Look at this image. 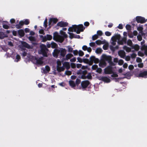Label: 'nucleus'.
<instances>
[{
	"mask_svg": "<svg viewBox=\"0 0 147 147\" xmlns=\"http://www.w3.org/2000/svg\"><path fill=\"white\" fill-rule=\"evenodd\" d=\"M84 29L85 28L82 24L78 25H74V32H76L78 34H80L81 32H83Z\"/></svg>",
	"mask_w": 147,
	"mask_h": 147,
	"instance_id": "1",
	"label": "nucleus"
},
{
	"mask_svg": "<svg viewBox=\"0 0 147 147\" xmlns=\"http://www.w3.org/2000/svg\"><path fill=\"white\" fill-rule=\"evenodd\" d=\"M87 71L86 70H82L80 69L77 72V74L78 75H82L81 76H79L78 78L82 79H86V75L87 74Z\"/></svg>",
	"mask_w": 147,
	"mask_h": 147,
	"instance_id": "2",
	"label": "nucleus"
},
{
	"mask_svg": "<svg viewBox=\"0 0 147 147\" xmlns=\"http://www.w3.org/2000/svg\"><path fill=\"white\" fill-rule=\"evenodd\" d=\"M32 62L36 64H39L41 65L43 63V61H42L43 57H41L40 58H38L35 56V57H32Z\"/></svg>",
	"mask_w": 147,
	"mask_h": 147,
	"instance_id": "3",
	"label": "nucleus"
},
{
	"mask_svg": "<svg viewBox=\"0 0 147 147\" xmlns=\"http://www.w3.org/2000/svg\"><path fill=\"white\" fill-rule=\"evenodd\" d=\"M40 49L38 51L40 54H42L44 57H46V45L41 44L40 46Z\"/></svg>",
	"mask_w": 147,
	"mask_h": 147,
	"instance_id": "4",
	"label": "nucleus"
},
{
	"mask_svg": "<svg viewBox=\"0 0 147 147\" xmlns=\"http://www.w3.org/2000/svg\"><path fill=\"white\" fill-rule=\"evenodd\" d=\"M121 36L119 34H116L114 36H113L111 40L112 42H111L112 45L113 46H115L116 45V42L117 40L120 39Z\"/></svg>",
	"mask_w": 147,
	"mask_h": 147,
	"instance_id": "5",
	"label": "nucleus"
},
{
	"mask_svg": "<svg viewBox=\"0 0 147 147\" xmlns=\"http://www.w3.org/2000/svg\"><path fill=\"white\" fill-rule=\"evenodd\" d=\"M104 73L106 74H110L113 73V67L108 66L104 69Z\"/></svg>",
	"mask_w": 147,
	"mask_h": 147,
	"instance_id": "6",
	"label": "nucleus"
},
{
	"mask_svg": "<svg viewBox=\"0 0 147 147\" xmlns=\"http://www.w3.org/2000/svg\"><path fill=\"white\" fill-rule=\"evenodd\" d=\"M136 20L138 23L141 24L145 23L146 22L145 18L142 17L137 16L136 17Z\"/></svg>",
	"mask_w": 147,
	"mask_h": 147,
	"instance_id": "7",
	"label": "nucleus"
},
{
	"mask_svg": "<svg viewBox=\"0 0 147 147\" xmlns=\"http://www.w3.org/2000/svg\"><path fill=\"white\" fill-rule=\"evenodd\" d=\"M58 21V19L57 18H50L49 22V25L50 26H52L54 24H56Z\"/></svg>",
	"mask_w": 147,
	"mask_h": 147,
	"instance_id": "8",
	"label": "nucleus"
},
{
	"mask_svg": "<svg viewBox=\"0 0 147 147\" xmlns=\"http://www.w3.org/2000/svg\"><path fill=\"white\" fill-rule=\"evenodd\" d=\"M90 82L88 80L83 81L81 82V86L82 88H86L90 84Z\"/></svg>",
	"mask_w": 147,
	"mask_h": 147,
	"instance_id": "9",
	"label": "nucleus"
},
{
	"mask_svg": "<svg viewBox=\"0 0 147 147\" xmlns=\"http://www.w3.org/2000/svg\"><path fill=\"white\" fill-rule=\"evenodd\" d=\"M102 57L103 60L107 61L108 63L112 60V57L111 56H107L103 54L102 55Z\"/></svg>",
	"mask_w": 147,
	"mask_h": 147,
	"instance_id": "10",
	"label": "nucleus"
},
{
	"mask_svg": "<svg viewBox=\"0 0 147 147\" xmlns=\"http://www.w3.org/2000/svg\"><path fill=\"white\" fill-rule=\"evenodd\" d=\"M68 25V23L67 22L63 21H61L58 22L55 26V28H57V26H60L61 27H63L67 26Z\"/></svg>",
	"mask_w": 147,
	"mask_h": 147,
	"instance_id": "11",
	"label": "nucleus"
},
{
	"mask_svg": "<svg viewBox=\"0 0 147 147\" xmlns=\"http://www.w3.org/2000/svg\"><path fill=\"white\" fill-rule=\"evenodd\" d=\"M147 71L140 72L138 74V77L146 78H147Z\"/></svg>",
	"mask_w": 147,
	"mask_h": 147,
	"instance_id": "12",
	"label": "nucleus"
},
{
	"mask_svg": "<svg viewBox=\"0 0 147 147\" xmlns=\"http://www.w3.org/2000/svg\"><path fill=\"white\" fill-rule=\"evenodd\" d=\"M60 50L55 49L54 50L53 52V55L54 57L56 58H57L58 57V55L60 53Z\"/></svg>",
	"mask_w": 147,
	"mask_h": 147,
	"instance_id": "13",
	"label": "nucleus"
},
{
	"mask_svg": "<svg viewBox=\"0 0 147 147\" xmlns=\"http://www.w3.org/2000/svg\"><path fill=\"white\" fill-rule=\"evenodd\" d=\"M60 50L61 56L62 57H64L66 54V49H65L61 48Z\"/></svg>",
	"mask_w": 147,
	"mask_h": 147,
	"instance_id": "14",
	"label": "nucleus"
},
{
	"mask_svg": "<svg viewBox=\"0 0 147 147\" xmlns=\"http://www.w3.org/2000/svg\"><path fill=\"white\" fill-rule=\"evenodd\" d=\"M100 80L107 83L110 82V79L107 77L102 76L100 78Z\"/></svg>",
	"mask_w": 147,
	"mask_h": 147,
	"instance_id": "15",
	"label": "nucleus"
},
{
	"mask_svg": "<svg viewBox=\"0 0 147 147\" xmlns=\"http://www.w3.org/2000/svg\"><path fill=\"white\" fill-rule=\"evenodd\" d=\"M119 55L122 58H124L125 56V53L123 50L119 51L118 52Z\"/></svg>",
	"mask_w": 147,
	"mask_h": 147,
	"instance_id": "16",
	"label": "nucleus"
},
{
	"mask_svg": "<svg viewBox=\"0 0 147 147\" xmlns=\"http://www.w3.org/2000/svg\"><path fill=\"white\" fill-rule=\"evenodd\" d=\"M24 25L23 21H21L19 22L18 24H17L16 25V27L17 29H20L22 28V27Z\"/></svg>",
	"mask_w": 147,
	"mask_h": 147,
	"instance_id": "17",
	"label": "nucleus"
},
{
	"mask_svg": "<svg viewBox=\"0 0 147 147\" xmlns=\"http://www.w3.org/2000/svg\"><path fill=\"white\" fill-rule=\"evenodd\" d=\"M107 65V63L105 61L102 60L99 63V66L102 67L103 68L105 67Z\"/></svg>",
	"mask_w": 147,
	"mask_h": 147,
	"instance_id": "18",
	"label": "nucleus"
},
{
	"mask_svg": "<svg viewBox=\"0 0 147 147\" xmlns=\"http://www.w3.org/2000/svg\"><path fill=\"white\" fill-rule=\"evenodd\" d=\"M22 46L24 47L29 49L30 48V45L25 42H22Z\"/></svg>",
	"mask_w": 147,
	"mask_h": 147,
	"instance_id": "19",
	"label": "nucleus"
},
{
	"mask_svg": "<svg viewBox=\"0 0 147 147\" xmlns=\"http://www.w3.org/2000/svg\"><path fill=\"white\" fill-rule=\"evenodd\" d=\"M95 57L94 56H92L90 57V63H89V65H91L93 64L94 61V59H95Z\"/></svg>",
	"mask_w": 147,
	"mask_h": 147,
	"instance_id": "20",
	"label": "nucleus"
},
{
	"mask_svg": "<svg viewBox=\"0 0 147 147\" xmlns=\"http://www.w3.org/2000/svg\"><path fill=\"white\" fill-rule=\"evenodd\" d=\"M18 34L21 37H23L24 35V33L23 30L20 29L18 30Z\"/></svg>",
	"mask_w": 147,
	"mask_h": 147,
	"instance_id": "21",
	"label": "nucleus"
},
{
	"mask_svg": "<svg viewBox=\"0 0 147 147\" xmlns=\"http://www.w3.org/2000/svg\"><path fill=\"white\" fill-rule=\"evenodd\" d=\"M59 36L60 35L58 34L57 32H55L53 34V39L55 40H56Z\"/></svg>",
	"mask_w": 147,
	"mask_h": 147,
	"instance_id": "22",
	"label": "nucleus"
},
{
	"mask_svg": "<svg viewBox=\"0 0 147 147\" xmlns=\"http://www.w3.org/2000/svg\"><path fill=\"white\" fill-rule=\"evenodd\" d=\"M7 37V36L3 32H0V39H2L4 38Z\"/></svg>",
	"mask_w": 147,
	"mask_h": 147,
	"instance_id": "23",
	"label": "nucleus"
},
{
	"mask_svg": "<svg viewBox=\"0 0 147 147\" xmlns=\"http://www.w3.org/2000/svg\"><path fill=\"white\" fill-rule=\"evenodd\" d=\"M63 66L65 67L67 69H69L70 68L69 63L68 62H65L63 64Z\"/></svg>",
	"mask_w": 147,
	"mask_h": 147,
	"instance_id": "24",
	"label": "nucleus"
},
{
	"mask_svg": "<svg viewBox=\"0 0 147 147\" xmlns=\"http://www.w3.org/2000/svg\"><path fill=\"white\" fill-rule=\"evenodd\" d=\"M69 85L72 87L74 88L76 86V83L72 80H69Z\"/></svg>",
	"mask_w": 147,
	"mask_h": 147,
	"instance_id": "25",
	"label": "nucleus"
},
{
	"mask_svg": "<svg viewBox=\"0 0 147 147\" xmlns=\"http://www.w3.org/2000/svg\"><path fill=\"white\" fill-rule=\"evenodd\" d=\"M73 56V55L71 53H68L67 54L65 57V60H68L69 59H70Z\"/></svg>",
	"mask_w": 147,
	"mask_h": 147,
	"instance_id": "26",
	"label": "nucleus"
},
{
	"mask_svg": "<svg viewBox=\"0 0 147 147\" xmlns=\"http://www.w3.org/2000/svg\"><path fill=\"white\" fill-rule=\"evenodd\" d=\"M64 40V38L63 36H59V37L57 38V40L59 42L62 43V42Z\"/></svg>",
	"mask_w": 147,
	"mask_h": 147,
	"instance_id": "27",
	"label": "nucleus"
},
{
	"mask_svg": "<svg viewBox=\"0 0 147 147\" xmlns=\"http://www.w3.org/2000/svg\"><path fill=\"white\" fill-rule=\"evenodd\" d=\"M51 47L53 48H57L58 47L57 45L54 42H51Z\"/></svg>",
	"mask_w": 147,
	"mask_h": 147,
	"instance_id": "28",
	"label": "nucleus"
},
{
	"mask_svg": "<svg viewBox=\"0 0 147 147\" xmlns=\"http://www.w3.org/2000/svg\"><path fill=\"white\" fill-rule=\"evenodd\" d=\"M123 49L125 50L127 52H130L131 51V49L129 47H127V46H125L123 47Z\"/></svg>",
	"mask_w": 147,
	"mask_h": 147,
	"instance_id": "29",
	"label": "nucleus"
},
{
	"mask_svg": "<svg viewBox=\"0 0 147 147\" xmlns=\"http://www.w3.org/2000/svg\"><path fill=\"white\" fill-rule=\"evenodd\" d=\"M40 38L42 40V42H44L46 41V36H43L42 35H40Z\"/></svg>",
	"mask_w": 147,
	"mask_h": 147,
	"instance_id": "30",
	"label": "nucleus"
},
{
	"mask_svg": "<svg viewBox=\"0 0 147 147\" xmlns=\"http://www.w3.org/2000/svg\"><path fill=\"white\" fill-rule=\"evenodd\" d=\"M96 44L98 45H100L101 44H104V42L103 41H101L100 40H97L95 42Z\"/></svg>",
	"mask_w": 147,
	"mask_h": 147,
	"instance_id": "31",
	"label": "nucleus"
},
{
	"mask_svg": "<svg viewBox=\"0 0 147 147\" xmlns=\"http://www.w3.org/2000/svg\"><path fill=\"white\" fill-rule=\"evenodd\" d=\"M21 59V57L20 55L17 54L16 56V59L15 61L16 62H18Z\"/></svg>",
	"mask_w": 147,
	"mask_h": 147,
	"instance_id": "32",
	"label": "nucleus"
},
{
	"mask_svg": "<svg viewBox=\"0 0 147 147\" xmlns=\"http://www.w3.org/2000/svg\"><path fill=\"white\" fill-rule=\"evenodd\" d=\"M132 48L134 49L135 50L138 51L140 49V47L137 45H136L132 47Z\"/></svg>",
	"mask_w": 147,
	"mask_h": 147,
	"instance_id": "33",
	"label": "nucleus"
},
{
	"mask_svg": "<svg viewBox=\"0 0 147 147\" xmlns=\"http://www.w3.org/2000/svg\"><path fill=\"white\" fill-rule=\"evenodd\" d=\"M65 69V68L63 67H57V70L58 72H60L62 71H63Z\"/></svg>",
	"mask_w": 147,
	"mask_h": 147,
	"instance_id": "34",
	"label": "nucleus"
},
{
	"mask_svg": "<svg viewBox=\"0 0 147 147\" xmlns=\"http://www.w3.org/2000/svg\"><path fill=\"white\" fill-rule=\"evenodd\" d=\"M102 51V50L100 48H97L95 51L96 53L97 54H100Z\"/></svg>",
	"mask_w": 147,
	"mask_h": 147,
	"instance_id": "35",
	"label": "nucleus"
},
{
	"mask_svg": "<svg viewBox=\"0 0 147 147\" xmlns=\"http://www.w3.org/2000/svg\"><path fill=\"white\" fill-rule=\"evenodd\" d=\"M28 38L31 41L34 42L36 41V38L34 37L30 36L28 37Z\"/></svg>",
	"mask_w": 147,
	"mask_h": 147,
	"instance_id": "36",
	"label": "nucleus"
},
{
	"mask_svg": "<svg viewBox=\"0 0 147 147\" xmlns=\"http://www.w3.org/2000/svg\"><path fill=\"white\" fill-rule=\"evenodd\" d=\"M60 33L61 34L63 35V37L64 38H66L67 37V36L65 32L63 31L62 30H61L60 31Z\"/></svg>",
	"mask_w": 147,
	"mask_h": 147,
	"instance_id": "37",
	"label": "nucleus"
},
{
	"mask_svg": "<svg viewBox=\"0 0 147 147\" xmlns=\"http://www.w3.org/2000/svg\"><path fill=\"white\" fill-rule=\"evenodd\" d=\"M110 48L113 51H114L115 49H118L119 48V46L118 45L116 46L115 47H113L112 46H110Z\"/></svg>",
	"mask_w": 147,
	"mask_h": 147,
	"instance_id": "38",
	"label": "nucleus"
},
{
	"mask_svg": "<svg viewBox=\"0 0 147 147\" xmlns=\"http://www.w3.org/2000/svg\"><path fill=\"white\" fill-rule=\"evenodd\" d=\"M147 49V46H146V45L145 44H144L142 45V46L141 47V49L142 50H145Z\"/></svg>",
	"mask_w": 147,
	"mask_h": 147,
	"instance_id": "39",
	"label": "nucleus"
},
{
	"mask_svg": "<svg viewBox=\"0 0 147 147\" xmlns=\"http://www.w3.org/2000/svg\"><path fill=\"white\" fill-rule=\"evenodd\" d=\"M86 79H91L92 78V76H91V74L90 73H89L87 76H86Z\"/></svg>",
	"mask_w": 147,
	"mask_h": 147,
	"instance_id": "40",
	"label": "nucleus"
},
{
	"mask_svg": "<svg viewBox=\"0 0 147 147\" xmlns=\"http://www.w3.org/2000/svg\"><path fill=\"white\" fill-rule=\"evenodd\" d=\"M23 23H24V24H25L26 25H27L29 24L30 22L29 20L26 19L24 21H23Z\"/></svg>",
	"mask_w": 147,
	"mask_h": 147,
	"instance_id": "41",
	"label": "nucleus"
},
{
	"mask_svg": "<svg viewBox=\"0 0 147 147\" xmlns=\"http://www.w3.org/2000/svg\"><path fill=\"white\" fill-rule=\"evenodd\" d=\"M83 62H84V63H88L89 65V63H90V61L89 59H83Z\"/></svg>",
	"mask_w": 147,
	"mask_h": 147,
	"instance_id": "42",
	"label": "nucleus"
},
{
	"mask_svg": "<svg viewBox=\"0 0 147 147\" xmlns=\"http://www.w3.org/2000/svg\"><path fill=\"white\" fill-rule=\"evenodd\" d=\"M127 44L128 45L131 46L132 44V42L131 40L129 39L127 41Z\"/></svg>",
	"mask_w": 147,
	"mask_h": 147,
	"instance_id": "43",
	"label": "nucleus"
},
{
	"mask_svg": "<svg viewBox=\"0 0 147 147\" xmlns=\"http://www.w3.org/2000/svg\"><path fill=\"white\" fill-rule=\"evenodd\" d=\"M69 34V38L71 39L74 38L75 34H74L73 33H71L70 32H68Z\"/></svg>",
	"mask_w": 147,
	"mask_h": 147,
	"instance_id": "44",
	"label": "nucleus"
},
{
	"mask_svg": "<svg viewBox=\"0 0 147 147\" xmlns=\"http://www.w3.org/2000/svg\"><path fill=\"white\" fill-rule=\"evenodd\" d=\"M65 74L66 75L68 76L71 75L72 74V72L71 71L68 70H66L65 72Z\"/></svg>",
	"mask_w": 147,
	"mask_h": 147,
	"instance_id": "45",
	"label": "nucleus"
},
{
	"mask_svg": "<svg viewBox=\"0 0 147 147\" xmlns=\"http://www.w3.org/2000/svg\"><path fill=\"white\" fill-rule=\"evenodd\" d=\"M52 36L50 35L47 34V40H50L52 38Z\"/></svg>",
	"mask_w": 147,
	"mask_h": 147,
	"instance_id": "46",
	"label": "nucleus"
},
{
	"mask_svg": "<svg viewBox=\"0 0 147 147\" xmlns=\"http://www.w3.org/2000/svg\"><path fill=\"white\" fill-rule=\"evenodd\" d=\"M98 38V35L96 34H95L92 36V39L93 40H95Z\"/></svg>",
	"mask_w": 147,
	"mask_h": 147,
	"instance_id": "47",
	"label": "nucleus"
},
{
	"mask_svg": "<svg viewBox=\"0 0 147 147\" xmlns=\"http://www.w3.org/2000/svg\"><path fill=\"white\" fill-rule=\"evenodd\" d=\"M27 57L29 59H30L31 61H32V57H35V56H31L30 54H28L27 56Z\"/></svg>",
	"mask_w": 147,
	"mask_h": 147,
	"instance_id": "48",
	"label": "nucleus"
},
{
	"mask_svg": "<svg viewBox=\"0 0 147 147\" xmlns=\"http://www.w3.org/2000/svg\"><path fill=\"white\" fill-rule=\"evenodd\" d=\"M126 29L128 30H130L131 29V26L129 24H127L125 26Z\"/></svg>",
	"mask_w": 147,
	"mask_h": 147,
	"instance_id": "49",
	"label": "nucleus"
},
{
	"mask_svg": "<svg viewBox=\"0 0 147 147\" xmlns=\"http://www.w3.org/2000/svg\"><path fill=\"white\" fill-rule=\"evenodd\" d=\"M81 82V80L80 79L77 78L76 82V84L77 85H79Z\"/></svg>",
	"mask_w": 147,
	"mask_h": 147,
	"instance_id": "50",
	"label": "nucleus"
},
{
	"mask_svg": "<svg viewBox=\"0 0 147 147\" xmlns=\"http://www.w3.org/2000/svg\"><path fill=\"white\" fill-rule=\"evenodd\" d=\"M3 27L4 28L6 29H8L9 27L8 25L6 24H3Z\"/></svg>",
	"mask_w": 147,
	"mask_h": 147,
	"instance_id": "51",
	"label": "nucleus"
},
{
	"mask_svg": "<svg viewBox=\"0 0 147 147\" xmlns=\"http://www.w3.org/2000/svg\"><path fill=\"white\" fill-rule=\"evenodd\" d=\"M138 40L139 41H141L142 40V36L140 34H139L137 36Z\"/></svg>",
	"mask_w": 147,
	"mask_h": 147,
	"instance_id": "52",
	"label": "nucleus"
},
{
	"mask_svg": "<svg viewBox=\"0 0 147 147\" xmlns=\"http://www.w3.org/2000/svg\"><path fill=\"white\" fill-rule=\"evenodd\" d=\"M97 35H98V36H101L102 34V31L100 30H98L97 31Z\"/></svg>",
	"mask_w": 147,
	"mask_h": 147,
	"instance_id": "53",
	"label": "nucleus"
},
{
	"mask_svg": "<svg viewBox=\"0 0 147 147\" xmlns=\"http://www.w3.org/2000/svg\"><path fill=\"white\" fill-rule=\"evenodd\" d=\"M143 30V28L142 27L139 26L137 28V30L140 31V32H142Z\"/></svg>",
	"mask_w": 147,
	"mask_h": 147,
	"instance_id": "54",
	"label": "nucleus"
},
{
	"mask_svg": "<svg viewBox=\"0 0 147 147\" xmlns=\"http://www.w3.org/2000/svg\"><path fill=\"white\" fill-rule=\"evenodd\" d=\"M79 55L80 56H82L84 55V53L83 51L80 50L79 52Z\"/></svg>",
	"mask_w": 147,
	"mask_h": 147,
	"instance_id": "55",
	"label": "nucleus"
},
{
	"mask_svg": "<svg viewBox=\"0 0 147 147\" xmlns=\"http://www.w3.org/2000/svg\"><path fill=\"white\" fill-rule=\"evenodd\" d=\"M124 63L122 59H120L118 62V64L119 65H122Z\"/></svg>",
	"mask_w": 147,
	"mask_h": 147,
	"instance_id": "56",
	"label": "nucleus"
},
{
	"mask_svg": "<svg viewBox=\"0 0 147 147\" xmlns=\"http://www.w3.org/2000/svg\"><path fill=\"white\" fill-rule=\"evenodd\" d=\"M68 30L69 32H73V31H74V25H73L72 27H69L68 28Z\"/></svg>",
	"mask_w": 147,
	"mask_h": 147,
	"instance_id": "57",
	"label": "nucleus"
},
{
	"mask_svg": "<svg viewBox=\"0 0 147 147\" xmlns=\"http://www.w3.org/2000/svg\"><path fill=\"white\" fill-rule=\"evenodd\" d=\"M105 35L107 36H110L111 35V33L109 31H106L105 32Z\"/></svg>",
	"mask_w": 147,
	"mask_h": 147,
	"instance_id": "58",
	"label": "nucleus"
},
{
	"mask_svg": "<svg viewBox=\"0 0 147 147\" xmlns=\"http://www.w3.org/2000/svg\"><path fill=\"white\" fill-rule=\"evenodd\" d=\"M98 66L97 65H93L92 66V68L93 70H96Z\"/></svg>",
	"mask_w": 147,
	"mask_h": 147,
	"instance_id": "59",
	"label": "nucleus"
},
{
	"mask_svg": "<svg viewBox=\"0 0 147 147\" xmlns=\"http://www.w3.org/2000/svg\"><path fill=\"white\" fill-rule=\"evenodd\" d=\"M134 67L133 65H130L128 67V69L130 70H132L134 69Z\"/></svg>",
	"mask_w": 147,
	"mask_h": 147,
	"instance_id": "60",
	"label": "nucleus"
},
{
	"mask_svg": "<svg viewBox=\"0 0 147 147\" xmlns=\"http://www.w3.org/2000/svg\"><path fill=\"white\" fill-rule=\"evenodd\" d=\"M102 69L101 68H98L97 67V69L96 70V72L99 73H100L102 72Z\"/></svg>",
	"mask_w": 147,
	"mask_h": 147,
	"instance_id": "61",
	"label": "nucleus"
},
{
	"mask_svg": "<svg viewBox=\"0 0 147 147\" xmlns=\"http://www.w3.org/2000/svg\"><path fill=\"white\" fill-rule=\"evenodd\" d=\"M123 42L124 43H126L127 41V38L126 37H123L121 39Z\"/></svg>",
	"mask_w": 147,
	"mask_h": 147,
	"instance_id": "62",
	"label": "nucleus"
},
{
	"mask_svg": "<svg viewBox=\"0 0 147 147\" xmlns=\"http://www.w3.org/2000/svg\"><path fill=\"white\" fill-rule=\"evenodd\" d=\"M136 55L135 53H133L131 55V56L132 58L134 59L136 58Z\"/></svg>",
	"mask_w": 147,
	"mask_h": 147,
	"instance_id": "63",
	"label": "nucleus"
},
{
	"mask_svg": "<svg viewBox=\"0 0 147 147\" xmlns=\"http://www.w3.org/2000/svg\"><path fill=\"white\" fill-rule=\"evenodd\" d=\"M136 61L138 63H140L142 61V59L139 57H137L136 59Z\"/></svg>",
	"mask_w": 147,
	"mask_h": 147,
	"instance_id": "64",
	"label": "nucleus"
}]
</instances>
